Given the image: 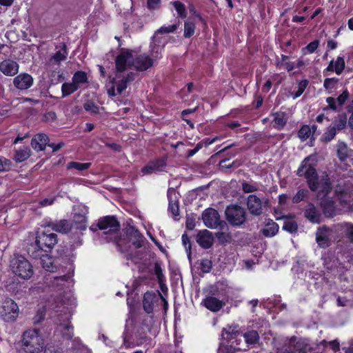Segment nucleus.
Instances as JSON below:
<instances>
[{
  "mask_svg": "<svg viewBox=\"0 0 353 353\" xmlns=\"http://www.w3.org/2000/svg\"><path fill=\"white\" fill-rule=\"evenodd\" d=\"M310 157H307L301 162V165L296 171V174L300 176H304L306 179L309 188L312 192H317V199L320 201V205L325 215L327 217H332L335 212L334 202L327 197L332 190V185L328 175L323 173L319 176L316 169L308 162Z\"/></svg>",
  "mask_w": 353,
  "mask_h": 353,
  "instance_id": "f257e3e1",
  "label": "nucleus"
},
{
  "mask_svg": "<svg viewBox=\"0 0 353 353\" xmlns=\"http://www.w3.org/2000/svg\"><path fill=\"white\" fill-rule=\"evenodd\" d=\"M131 61L132 52L122 48L115 59L116 74L115 77L113 78L119 94H121L138 76V73L132 71L125 73V71L130 68Z\"/></svg>",
  "mask_w": 353,
  "mask_h": 353,
  "instance_id": "f03ea898",
  "label": "nucleus"
},
{
  "mask_svg": "<svg viewBox=\"0 0 353 353\" xmlns=\"http://www.w3.org/2000/svg\"><path fill=\"white\" fill-rule=\"evenodd\" d=\"M103 232L104 242L113 241L121 252H125L123 248L122 240L119 236L120 224L114 216H106L99 219L96 225L92 224L90 230L96 232L97 230ZM103 239V236L101 237Z\"/></svg>",
  "mask_w": 353,
  "mask_h": 353,
  "instance_id": "7ed1b4c3",
  "label": "nucleus"
},
{
  "mask_svg": "<svg viewBox=\"0 0 353 353\" xmlns=\"http://www.w3.org/2000/svg\"><path fill=\"white\" fill-rule=\"evenodd\" d=\"M58 242L57 235L50 230L38 232L34 243L27 247V252L32 259L42 256L44 252H50Z\"/></svg>",
  "mask_w": 353,
  "mask_h": 353,
  "instance_id": "20e7f679",
  "label": "nucleus"
},
{
  "mask_svg": "<svg viewBox=\"0 0 353 353\" xmlns=\"http://www.w3.org/2000/svg\"><path fill=\"white\" fill-rule=\"evenodd\" d=\"M57 314L53 317L56 325L55 332L61 334L63 339L70 340L74 336L73 326L70 322L71 313L68 307L56 311Z\"/></svg>",
  "mask_w": 353,
  "mask_h": 353,
  "instance_id": "39448f33",
  "label": "nucleus"
},
{
  "mask_svg": "<svg viewBox=\"0 0 353 353\" xmlns=\"http://www.w3.org/2000/svg\"><path fill=\"white\" fill-rule=\"evenodd\" d=\"M43 346V339L39 335V330H28L23 333L21 348L19 353H40Z\"/></svg>",
  "mask_w": 353,
  "mask_h": 353,
  "instance_id": "423d86ee",
  "label": "nucleus"
},
{
  "mask_svg": "<svg viewBox=\"0 0 353 353\" xmlns=\"http://www.w3.org/2000/svg\"><path fill=\"white\" fill-rule=\"evenodd\" d=\"M317 351L306 341L297 340L292 337L282 346L277 348L276 353H316Z\"/></svg>",
  "mask_w": 353,
  "mask_h": 353,
  "instance_id": "0eeeda50",
  "label": "nucleus"
},
{
  "mask_svg": "<svg viewBox=\"0 0 353 353\" xmlns=\"http://www.w3.org/2000/svg\"><path fill=\"white\" fill-rule=\"evenodd\" d=\"M10 270L14 274L23 279H29L33 274L32 266L23 256H14L10 260Z\"/></svg>",
  "mask_w": 353,
  "mask_h": 353,
  "instance_id": "6e6552de",
  "label": "nucleus"
},
{
  "mask_svg": "<svg viewBox=\"0 0 353 353\" xmlns=\"http://www.w3.org/2000/svg\"><path fill=\"white\" fill-rule=\"evenodd\" d=\"M334 192L342 209L345 212L353 211V185L350 183L338 184Z\"/></svg>",
  "mask_w": 353,
  "mask_h": 353,
  "instance_id": "1a4fd4ad",
  "label": "nucleus"
},
{
  "mask_svg": "<svg viewBox=\"0 0 353 353\" xmlns=\"http://www.w3.org/2000/svg\"><path fill=\"white\" fill-rule=\"evenodd\" d=\"M247 208L252 215L259 216L269 208L270 200L265 197H259L256 194H250L247 198Z\"/></svg>",
  "mask_w": 353,
  "mask_h": 353,
  "instance_id": "9d476101",
  "label": "nucleus"
},
{
  "mask_svg": "<svg viewBox=\"0 0 353 353\" xmlns=\"http://www.w3.org/2000/svg\"><path fill=\"white\" fill-rule=\"evenodd\" d=\"M225 214L227 221L233 226H240L246 221L247 212L245 208L238 205L228 206Z\"/></svg>",
  "mask_w": 353,
  "mask_h": 353,
  "instance_id": "9b49d317",
  "label": "nucleus"
},
{
  "mask_svg": "<svg viewBox=\"0 0 353 353\" xmlns=\"http://www.w3.org/2000/svg\"><path fill=\"white\" fill-rule=\"evenodd\" d=\"M19 307L11 299H6L0 310V316L6 322H13L19 316Z\"/></svg>",
  "mask_w": 353,
  "mask_h": 353,
  "instance_id": "f8f14e48",
  "label": "nucleus"
},
{
  "mask_svg": "<svg viewBox=\"0 0 353 353\" xmlns=\"http://www.w3.org/2000/svg\"><path fill=\"white\" fill-rule=\"evenodd\" d=\"M324 267L330 272L335 274L342 271L343 267L335 256L334 252L330 250L325 252L322 255Z\"/></svg>",
  "mask_w": 353,
  "mask_h": 353,
  "instance_id": "ddd939ff",
  "label": "nucleus"
},
{
  "mask_svg": "<svg viewBox=\"0 0 353 353\" xmlns=\"http://www.w3.org/2000/svg\"><path fill=\"white\" fill-rule=\"evenodd\" d=\"M58 50L48 59L46 66L48 69H57L61 61L66 59L68 52L65 43H61L59 46L56 47Z\"/></svg>",
  "mask_w": 353,
  "mask_h": 353,
  "instance_id": "4468645a",
  "label": "nucleus"
},
{
  "mask_svg": "<svg viewBox=\"0 0 353 353\" xmlns=\"http://www.w3.org/2000/svg\"><path fill=\"white\" fill-rule=\"evenodd\" d=\"M202 219L205 225L209 228H216L221 222L217 210L212 208L203 212Z\"/></svg>",
  "mask_w": 353,
  "mask_h": 353,
  "instance_id": "2eb2a0df",
  "label": "nucleus"
},
{
  "mask_svg": "<svg viewBox=\"0 0 353 353\" xmlns=\"http://www.w3.org/2000/svg\"><path fill=\"white\" fill-rule=\"evenodd\" d=\"M332 230L326 226L319 228L316 232V241L322 248H328L331 244Z\"/></svg>",
  "mask_w": 353,
  "mask_h": 353,
  "instance_id": "dca6fc26",
  "label": "nucleus"
},
{
  "mask_svg": "<svg viewBox=\"0 0 353 353\" xmlns=\"http://www.w3.org/2000/svg\"><path fill=\"white\" fill-rule=\"evenodd\" d=\"M153 64L152 59L146 54H140L133 58L132 55V61L130 67L133 66L138 71H145L150 68Z\"/></svg>",
  "mask_w": 353,
  "mask_h": 353,
  "instance_id": "f3484780",
  "label": "nucleus"
},
{
  "mask_svg": "<svg viewBox=\"0 0 353 353\" xmlns=\"http://www.w3.org/2000/svg\"><path fill=\"white\" fill-rule=\"evenodd\" d=\"M33 83V78L32 76L27 73H21L13 79V84L14 87L20 90H25L30 88Z\"/></svg>",
  "mask_w": 353,
  "mask_h": 353,
  "instance_id": "a211bd4d",
  "label": "nucleus"
},
{
  "mask_svg": "<svg viewBox=\"0 0 353 353\" xmlns=\"http://www.w3.org/2000/svg\"><path fill=\"white\" fill-rule=\"evenodd\" d=\"M159 301V292L156 294L154 292H147L144 294L143 299V310L148 313L153 312L154 305Z\"/></svg>",
  "mask_w": 353,
  "mask_h": 353,
  "instance_id": "6ab92c4d",
  "label": "nucleus"
},
{
  "mask_svg": "<svg viewBox=\"0 0 353 353\" xmlns=\"http://www.w3.org/2000/svg\"><path fill=\"white\" fill-rule=\"evenodd\" d=\"M19 65L17 62L6 59L0 62V71L6 76L13 77L19 72Z\"/></svg>",
  "mask_w": 353,
  "mask_h": 353,
  "instance_id": "aec40b11",
  "label": "nucleus"
},
{
  "mask_svg": "<svg viewBox=\"0 0 353 353\" xmlns=\"http://www.w3.org/2000/svg\"><path fill=\"white\" fill-rule=\"evenodd\" d=\"M196 242L204 249L210 248L214 242L212 232L208 230L200 231L196 236Z\"/></svg>",
  "mask_w": 353,
  "mask_h": 353,
  "instance_id": "412c9836",
  "label": "nucleus"
},
{
  "mask_svg": "<svg viewBox=\"0 0 353 353\" xmlns=\"http://www.w3.org/2000/svg\"><path fill=\"white\" fill-rule=\"evenodd\" d=\"M48 137L43 133L37 134L31 141V145L36 151H43L49 143Z\"/></svg>",
  "mask_w": 353,
  "mask_h": 353,
  "instance_id": "4be33fe9",
  "label": "nucleus"
},
{
  "mask_svg": "<svg viewBox=\"0 0 353 353\" xmlns=\"http://www.w3.org/2000/svg\"><path fill=\"white\" fill-rule=\"evenodd\" d=\"M202 303L207 309L213 312L219 311L225 305L223 301L212 296H207Z\"/></svg>",
  "mask_w": 353,
  "mask_h": 353,
  "instance_id": "5701e85b",
  "label": "nucleus"
},
{
  "mask_svg": "<svg viewBox=\"0 0 353 353\" xmlns=\"http://www.w3.org/2000/svg\"><path fill=\"white\" fill-rule=\"evenodd\" d=\"M127 236L136 248L143 246L144 237L134 227H130L127 230Z\"/></svg>",
  "mask_w": 353,
  "mask_h": 353,
  "instance_id": "b1692460",
  "label": "nucleus"
},
{
  "mask_svg": "<svg viewBox=\"0 0 353 353\" xmlns=\"http://www.w3.org/2000/svg\"><path fill=\"white\" fill-rule=\"evenodd\" d=\"M48 225L52 230L63 234L68 233L72 228V224L65 219L51 222Z\"/></svg>",
  "mask_w": 353,
  "mask_h": 353,
  "instance_id": "393cba45",
  "label": "nucleus"
},
{
  "mask_svg": "<svg viewBox=\"0 0 353 353\" xmlns=\"http://www.w3.org/2000/svg\"><path fill=\"white\" fill-rule=\"evenodd\" d=\"M168 196L169 199V210L174 216L179 214V201L176 199V193L174 190H168Z\"/></svg>",
  "mask_w": 353,
  "mask_h": 353,
  "instance_id": "a878e982",
  "label": "nucleus"
},
{
  "mask_svg": "<svg viewBox=\"0 0 353 353\" xmlns=\"http://www.w3.org/2000/svg\"><path fill=\"white\" fill-rule=\"evenodd\" d=\"M305 216L311 222L318 223L320 222L321 215L316 208L312 203H309L305 210Z\"/></svg>",
  "mask_w": 353,
  "mask_h": 353,
  "instance_id": "bb28decb",
  "label": "nucleus"
},
{
  "mask_svg": "<svg viewBox=\"0 0 353 353\" xmlns=\"http://www.w3.org/2000/svg\"><path fill=\"white\" fill-rule=\"evenodd\" d=\"M76 230L81 232L87 228V217L85 214H75L74 216L73 223L72 224Z\"/></svg>",
  "mask_w": 353,
  "mask_h": 353,
  "instance_id": "cd10ccee",
  "label": "nucleus"
},
{
  "mask_svg": "<svg viewBox=\"0 0 353 353\" xmlns=\"http://www.w3.org/2000/svg\"><path fill=\"white\" fill-rule=\"evenodd\" d=\"M279 228V225L276 223L274 222L272 220H270L262 230V233L265 236L271 237L278 232Z\"/></svg>",
  "mask_w": 353,
  "mask_h": 353,
  "instance_id": "c85d7f7f",
  "label": "nucleus"
},
{
  "mask_svg": "<svg viewBox=\"0 0 353 353\" xmlns=\"http://www.w3.org/2000/svg\"><path fill=\"white\" fill-rule=\"evenodd\" d=\"M274 116V127L281 130L285 125L288 118L286 114L283 112H278L273 114Z\"/></svg>",
  "mask_w": 353,
  "mask_h": 353,
  "instance_id": "c756f323",
  "label": "nucleus"
},
{
  "mask_svg": "<svg viewBox=\"0 0 353 353\" xmlns=\"http://www.w3.org/2000/svg\"><path fill=\"white\" fill-rule=\"evenodd\" d=\"M48 253L49 252H44V254H43L42 256H39V259L40 260V264L44 269L47 271L52 272L53 260L52 258L49 256ZM37 259H38V258Z\"/></svg>",
  "mask_w": 353,
  "mask_h": 353,
  "instance_id": "7c9ffc66",
  "label": "nucleus"
},
{
  "mask_svg": "<svg viewBox=\"0 0 353 353\" xmlns=\"http://www.w3.org/2000/svg\"><path fill=\"white\" fill-rule=\"evenodd\" d=\"M340 230H341L347 237V239L353 243V223L343 222L339 225Z\"/></svg>",
  "mask_w": 353,
  "mask_h": 353,
  "instance_id": "2f4dec72",
  "label": "nucleus"
},
{
  "mask_svg": "<svg viewBox=\"0 0 353 353\" xmlns=\"http://www.w3.org/2000/svg\"><path fill=\"white\" fill-rule=\"evenodd\" d=\"M30 156V150L28 147H25L15 151L14 159L16 162L20 163L28 159Z\"/></svg>",
  "mask_w": 353,
  "mask_h": 353,
  "instance_id": "473e14b6",
  "label": "nucleus"
},
{
  "mask_svg": "<svg viewBox=\"0 0 353 353\" xmlns=\"http://www.w3.org/2000/svg\"><path fill=\"white\" fill-rule=\"evenodd\" d=\"M154 273L157 276L158 282L159 283L160 288L162 290H164L165 287V276L163 274L162 269L159 263L156 262L154 265Z\"/></svg>",
  "mask_w": 353,
  "mask_h": 353,
  "instance_id": "72a5a7b5",
  "label": "nucleus"
},
{
  "mask_svg": "<svg viewBox=\"0 0 353 353\" xmlns=\"http://www.w3.org/2000/svg\"><path fill=\"white\" fill-rule=\"evenodd\" d=\"M154 319L152 316H148L143 320L141 327H143L145 330L148 331L152 335H156L157 331L154 329Z\"/></svg>",
  "mask_w": 353,
  "mask_h": 353,
  "instance_id": "f704fd0d",
  "label": "nucleus"
},
{
  "mask_svg": "<svg viewBox=\"0 0 353 353\" xmlns=\"http://www.w3.org/2000/svg\"><path fill=\"white\" fill-rule=\"evenodd\" d=\"M79 86H77L74 83H64L61 86L62 96L63 97H67L79 89Z\"/></svg>",
  "mask_w": 353,
  "mask_h": 353,
  "instance_id": "c9c22d12",
  "label": "nucleus"
},
{
  "mask_svg": "<svg viewBox=\"0 0 353 353\" xmlns=\"http://www.w3.org/2000/svg\"><path fill=\"white\" fill-rule=\"evenodd\" d=\"M88 81L87 74L83 71H77L74 73L72 77V82L74 83L79 88L81 84L85 83Z\"/></svg>",
  "mask_w": 353,
  "mask_h": 353,
  "instance_id": "e433bc0d",
  "label": "nucleus"
},
{
  "mask_svg": "<svg viewBox=\"0 0 353 353\" xmlns=\"http://www.w3.org/2000/svg\"><path fill=\"white\" fill-rule=\"evenodd\" d=\"M243 337L246 343L250 345L256 344L259 339L258 332L255 330H251L245 332L243 334Z\"/></svg>",
  "mask_w": 353,
  "mask_h": 353,
  "instance_id": "4c0bfd02",
  "label": "nucleus"
},
{
  "mask_svg": "<svg viewBox=\"0 0 353 353\" xmlns=\"http://www.w3.org/2000/svg\"><path fill=\"white\" fill-rule=\"evenodd\" d=\"M327 344H329L332 349L335 352L339 349V343L336 341H332L327 343L325 340H323L319 344H317V347L315 348L317 351L316 353H319V351H323Z\"/></svg>",
  "mask_w": 353,
  "mask_h": 353,
  "instance_id": "58836bf2",
  "label": "nucleus"
},
{
  "mask_svg": "<svg viewBox=\"0 0 353 353\" xmlns=\"http://www.w3.org/2000/svg\"><path fill=\"white\" fill-rule=\"evenodd\" d=\"M148 332L145 330L143 327H140L135 333V337L137 339L136 345H142L147 339V333Z\"/></svg>",
  "mask_w": 353,
  "mask_h": 353,
  "instance_id": "ea45409f",
  "label": "nucleus"
},
{
  "mask_svg": "<svg viewBox=\"0 0 353 353\" xmlns=\"http://www.w3.org/2000/svg\"><path fill=\"white\" fill-rule=\"evenodd\" d=\"M172 4L177 12L179 17L185 19L187 17L185 6L182 2L176 1L172 2Z\"/></svg>",
  "mask_w": 353,
  "mask_h": 353,
  "instance_id": "a19ab883",
  "label": "nucleus"
},
{
  "mask_svg": "<svg viewBox=\"0 0 353 353\" xmlns=\"http://www.w3.org/2000/svg\"><path fill=\"white\" fill-rule=\"evenodd\" d=\"M312 135V129L307 125H303L298 132V137L303 141L307 139Z\"/></svg>",
  "mask_w": 353,
  "mask_h": 353,
  "instance_id": "79ce46f5",
  "label": "nucleus"
},
{
  "mask_svg": "<svg viewBox=\"0 0 353 353\" xmlns=\"http://www.w3.org/2000/svg\"><path fill=\"white\" fill-rule=\"evenodd\" d=\"M337 154L341 161H344L348 157V149L345 143H339Z\"/></svg>",
  "mask_w": 353,
  "mask_h": 353,
  "instance_id": "37998d69",
  "label": "nucleus"
},
{
  "mask_svg": "<svg viewBox=\"0 0 353 353\" xmlns=\"http://www.w3.org/2000/svg\"><path fill=\"white\" fill-rule=\"evenodd\" d=\"M336 133V130L332 125L327 127V130L323 134L321 139L324 142H329L334 139Z\"/></svg>",
  "mask_w": 353,
  "mask_h": 353,
  "instance_id": "c03bdc74",
  "label": "nucleus"
},
{
  "mask_svg": "<svg viewBox=\"0 0 353 353\" xmlns=\"http://www.w3.org/2000/svg\"><path fill=\"white\" fill-rule=\"evenodd\" d=\"M195 31V24L190 21H185L184 23V37L185 38L191 37Z\"/></svg>",
  "mask_w": 353,
  "mask_h": 353,
  "instance_id": "a18cd8bd",
  "label": "nucleus"
},
{
  "mask_svg": "<svg viewBox=\"0 0 353 353\" xmlns=\"http://www.w3.org/2000/svg\"><path fill=\"white\" fill-rule=\"evenodd\" d=\"M283 229L290 233H295L298 230V225L294 221H285L283 225Z\"/></svg>",
  "mask_w": 353,
  "mask_h": 353,
  "instance_id": "49530a36",
  "label": "nucleus"
},
{
  "mask_svg": "<svg viewBox=\"0 0 353 353\" xmlns=\"http://www.w3.org/2000/svg\"><path fill=\"white\" fill-rule=\"evenodd\" d=\"M346 123V118L343 116H340L334 121L332 126L336 130H341L345 128Z\"/></svg>",
  "mask_w": 353,
  "mask_h": 353,
  "instance_id": "de8ad7c7",
  "label": "nucleus"
},
{
  "mask_svg": "<svg viewBox=\"0 0 353 353\" xmlns=\"http://www.w3.org/2000/svg\"><path fill=\"white\" fill-rule=\"evenodd\" d=\"M345 65L344 59L341 57H337L336 61L334 62V72L337 74H341L345 69Z\"/></svg>",
  "mask_w": 353,
  "mask_h": 353,
  "instance_id": "09e8293b",
  "label": "nucleus"
},
{
  "mask_svg": "<svg viewBox=\"0 0 353 353\" xmlns=\"http://www.w3.org/2000/svg\"><path fill=\"white\" fill-rule=\"evenodd\" d=\"M89 163L70 162L68 164V168H74L79 171H83L90 168Z\"/></svg>",
  "mask_w": 353,
  "mask_h": 353,
  "instance_id": "8fccbe9b",
  "label": "nucleus"
},
{
  "mask_svg": "<svg viewBox=\"0 0 353 353\" xmlns=\"http://www.w3.org/2000/svg\"><path fill=\"white\" fill-rule=\"evenodd\" d=\"M308 194L307 189L299 190L292 198V201L294 203H298L303 201Z\"/></svg>",
  "mask_w": 353,
  "mask_h": 353,
  "instance_id": "3c124183",
  "label": "nucleus"
},
{
  "mask_svg": "<svg viewBox=\"0 0 353 353\" xmlns=\"http://www.w3.org/2000/svg\"><path fill=\"white\" fill-rule=\"evenodd\" d=\"M339 82V79L337 78H327L324 80L323 87L325 90H332L336 88V84Z\"/></svg>",
  "mask_w": 353,
  "mask_h": 353,
  "instance_id": "603ef678",
  "label": "nucleus"
},
{
  "mask_svg": "<svg viewBox=\"0 0 353 353\" xmlns=\"http://www.w3.org/2000/svg\"><path fill=\"white\" fill-rule=\"evenodd\" d=\"M83 108L91 114H96L99 113V107L92 101H86L83 105Z\"/></svg>",
  "mask_w": 353,
  "mask_h": 353,
  "instance_id": "864d4df0",
  "label": "nucleus"
},
{
  "mask_svg": "<svg viewBox=\"0 0 353 353\" xmlns=\"http://www.w3.org/2000/svg\"><path fill=\"white\" fill-rule=\"evenodd\" d=\"M177 28H178L177 24H173V25L168 26H164L161 27L159 30H157L156 33L168 34V33L174 32L176 30Z\"/></svg>",
  "mask_w": 353,
  "mask_h": 353,
  "instance_id": "5fc2aeb1",
  "label": "nucleus"
},
{
  "mask_svg": "<svg viewBox=\"0 0 353 353\" xmlns=\"http://www.w3.org/2000/svg\"><path fill=\"white\" fill-rule=\"evenodd\" d=\"M151 165L154 167V170L157 172L162 171L166 165V162L164 159H157L154 161H150Z\"/></svg>",
  "mask_w": 353,
  "mask_h": 353,
  "instance_id": "6e6d98bb",
  "label": "nucleus"
},
{
  "mask_svg": "<svg viewBox=\"0 0 353 353\" xmlns=\"http://www.w3.org/2000/svg\"><path fill=\"white\" fill-rule=\"evenodd\" d=\"M308 85V81L307 80H303L301 82H299L298 85V90L295 92L294 94V98H297L300 97L303 92H304L305 89Z\"/></svg>",
  "mask_w": 353,
  "mask_h": 353,
  "instance_id": "4d7b16f0",
  "label": "nucleus"
},
{
  "mask_svg": "<svg viewBox=\"0 0 353 353\" xmlns=\"http://www.w3.org/2000/svg\"><path fill=\"white\" fill-rule=\"evenodd\" d=\"M46 316V312L43 309L39 310L37 312V314L33 317L32 321L34 324H39L41 323L44 319Z\"/></svg>",
  "mask_w": 353,
  "mask_h": 353,
  "instance_id": "13d9d810",
  "label": "nucleus"
},
{
  "mask_svg": "<svg viewBox=\"0 0 353 353\" xmlns=\"http://www.w3.org/2000/svg\"><path fill=\"white\" fill-rule=\"evenodd\" d=\"M242 190L245 193L254 192L258 190V188L255 185L250 184L246 181L242 183Z\"/></svg>",
  "mask_w": 353,
  "mask_h": 353,
  "instance_id": "bf43d9fd",
  "label": "nucleus"
},
{
  "mask_svg": "<svg viewBox=\"0 0 353 353\" xmlns=\"http://www.w3.org/2000/svg\"><path fill=\"white\" fill-rule=\"evenodd\" d=\"M179 341H175L174 344H170L167 347L168 353H182L181 347H179Z\"/></svg>",
  "mask_w": 353,
  "mask_h": 353,
  "instance_id": "052dcab7",
  "label": "nucleus"
},
{
  "mask_svg": "<svg viewBox=\"0 0 353 353\" xmlns=\"http://www.w3.org/2000/svg\"><path fill=\"white\" fill-rule=\"evenodd\" d=\"M236 332L231 327H229L228 330L224 328L222 331V336L225 339L231 340L234 338Z\"/></svg>",
  "mask_w": 353,
  "mask_h": 353,
  "instance_id": "680f3d73",
  "label": "nucleus"
},
{
  "mask_svg": "<svg viewBox=\"0 0 353 353\" xmlns=\"http://www.w3.org/2000/svg\"><path fill=\"white\" fill-rule=\"evenodd\" d=\"M182 243L183 245L185 246L186 252H188V256H190L191 254V245L190 242V239L188 236L186 234H183L182 235Z\"/></svg>",
  "mask_w": 353,
  "mask_h": 353,
  "instance_id": "e2e57ef3",
  "label": "nucleus"
},
{
  "mask_svg": "<svg viewBox=\"0 0 353 353\" xmlns=\"http://www.w3.org/2000/svg\"><path fill=\"white\" fill-rule=\"evenodd\" d=\"M201 269L203 272H209L212 269L211 261L208 259H203L201 263Z\"/></svg>",
  "mask_w": 353,
  "mask_h": 353,
  "instance_id": "0e129e2a",
  "label": "nucleus"
},
{
  "mask_svg": "<svg viewBox=\"0 0 353 353\" xmlns=\"http://www.w3.org/2000/svg\"><path fill=\"white\" fill-rule=\"evenodd\" d=\"M319 41L314 40L310 42L304 49L303 50H307L309 53H313L319 47Z\"/></svg>",
  "mask_w": 353,
  "mask_h": 353,
  "instance_id": "69168bd1",
  "label": "nucleus"
},
{
  "mask_svg": "<svg viewBox=\"0 0 353 353\" xmlns=\"http://www.w3.org/2000/svg\"><path fill=\"white\" fill-rule=\"evenodd\" d=\"M57 119V114L54 112H48L43 114L42 121L46 122H52Z\"/></svg>",
  "mask_w": 353,
  "mask_h": 353,
  "instance_id": "338daca9",
  "label": "nucleus"
},
{
  "mask_svg": "<svg viewBox=\"0 0 353 353\" xmlns=\"http://www.w3.org/2000/svg\"><path fill=\"white\" fill-rule=\"evenodd\" d=\"M236 348L232 345H220L218 353H234Z\"/></svg>",
  "mask_w": 353,
  "mask_h": 353,
  "instance_id": "774afa93",
  "label": "nucleus"
}]
</instances>
